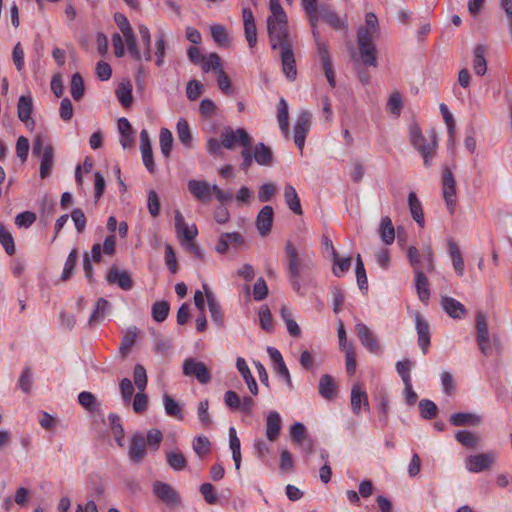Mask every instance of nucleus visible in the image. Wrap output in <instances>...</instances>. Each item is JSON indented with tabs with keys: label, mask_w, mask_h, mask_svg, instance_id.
I'll return each instance as SVG.
<instances>
[{
	"label": "nucleus",
	"mask_w": 512,
	"mask_h": 512,
	"mask_svg": "<svg viewBox=\"0 0 512 512\" xmlns=\"http://www.w3.org/2000/svg\"><path fill=\"white\" fill-rule=\"evenodd\" d=\"M429 140L423 135L421 128L416 122L409 125V139L411 145L421 154L424 165L430 167L437 149V134L435 130L428 132Z\"/></svg>",
	"instance_id": "nucleus-1"
},
{
	"label": "nucleus",
	"mask_w": 512,
	"mask_h": 512,
	"mask_svg": "<svg viewBox=\"0 0 512 512\" xmlns=\"http://www.w3.org/2000/svg\"><path fill=\"white\" fill-rule=\"evenodd\" d=\"M379 32L371 31L364 27L357 29V44L360 59L365 66H377V49L374 41L378 38Z\"/></svg>",
	"instance_id": "nucleus-2"
},
{
	"label": "nucleus",
	"mask_w": 512,
	"mask_h": 512,
	"mask_svg": "<svg viewBox=\"0 0 512 512\" xmlns=\"http://www.w3.org/2000/svg\"><path fill=\"white\" fill-rule=\"evenodd\" d=\"M286 270L288 279L296 292L301 289L300 276L304 268H309L310 262H304L294 245L288 241L285 244Z\"/></svg>",
	"instance_id": "nucleus-3"
},
{
	"label": "nucleus",
	"mask_w": 512,
	"mask_h": 512,
	"mask_svg": "<svg viewBox=\"0 0 512 512\" xmlns=\"http://www.w3.org/2000/svg\"><path fill=\"white\" fill-rule=\"evenodd\" d=\"M267 29L269 41L273 50L279 49L286 44H292V40L288 31L287 17H268Z\"/></svg>",
	"instance_id": "nucleus-4"
},
{
	"label": "nucleus",
	"mask_w": 512,
	"mask_h": 512,
	"mask_svg": "<svg viewBox=\"0 0 512 512\" xmlns=\"http://www.w3.org/2000/svg\"><path fill=\"white\" fill-rule=\"evenodd\" d=\"M476 332V340L481 353L485 356H490L493 352V346L496 348L499 346V340L497 336H494L493 341H491L487 316L481 311L476 315Z\"/></svg>",
	"instance_id": "nucleus-5"
},
{
	"label": "nucleus",
	"mask_w": 512,
	"mask_h": 512,
	"mask_svg": "<svg viewBox=\"0 0 512 512\" xmlns=\"http://www.w3.org/2000/svg\"><path fill=\"white\" fill-rule=\"evenodd\" d=\"M221 144L228 150H233L238 146H251L253 139L244 128L233 129L230 126L223 128L221 134Z\"/></svg>",
	"instance_id": "nucleus-6"
},
{
	"label": "nucleus",
	"mask_w": 512,
	"mask_h": 512,
	"mask_svg": "<svg viewBox=\"0 0 512 512\" xmlns=\"http://www.w3.org/2000/svg\"><path fill=\"white\" fill-rule=\"evenodd\" d=\"M32 153L41 156L40 177L45 179L50 175L54 164V149L50 144L43 147L42 138L38 135L33 142Z\"/></svg>",
	"instance_id": "nucleus-7"
},
{
	"label": "nucleus",
	"mask_w": 512,
	"mask_h": 512,
	"mask_svg": "<svg viewBox=\"0 0 512 512\" xmlns=\"http://www.w3.org/2000/svg\"><path fill=\"white\" fill-rule=\"evenodd\" d=\"M496 459L497 453L494 451L469 455L465 459V468L469 472L480 473L491 469L495 464Z\"/></svg>",
	"instance_id": "nucleus-8"
},
{
	"label": "nucleus",
	"mask_w": 512,
	"mask_h": 512,
	"mask_svg": "<svg viewBox=\"0 0 512 512\" xmlns=\"http://www.w3.org/2000/svg\"><path fill=\"white\" fill-rule=\"evenodd\" d=\"M139 34H140V41L139 46H142L143 49V57L146 61H150L151 59V34L149 29L144 26L140 25L138 27ZM130 56L135 57L137 60H140L142 58L140 49L138 48V44L136 43V40L132 34V29L130 28Z\"/></svg>",
	"instance_id": "nucleus-9"
},
{
	"label": "nucleus",
	"mask_w": 512,
	"mask_h": 512,
	"mask_svg": "<svg viewBox=\"0 0 512 512\" xmlns=\"http://www.w3.org/2000/svg\"><path fill=\"white\" fill-rule=\"evenodd\" d=\"M183 374L195 377L200 384H208L211 381V372L206 364L194 358H187L183 362Z\"/></svg>",
	"instance_id": "nucleus-10"
},
{
	"label": "nucleus",
	"mask_w": 512,
	"mask_h": 512,
	"mask_svg": "<svg viewBox=\"0 0 512 512\" xmlns=\"http://www.w3.org/2000/svg\"><path fill=\"white\" fill-rule=\"evenodd\" d=\"M443 198L450 214L455 212L456 206V181L448 167L443 168L442 173Z\"/></svg>",
	"instance_id": "nucleus-11"
},
{
	"label": "nucleus",
	"mask_w": 512,
	"mask_h": 512,
	"mask_svg": "<svg viewBox=\"0 0 512 512\" xmlns=\"http://www.w3.org/2000/svg\"><path fill=\"white\" fill-rule=\"evenodd\" d=\"M282 71L289 81H294L297 77L296 60L292 44H286L279 48Z\"/></svg>",
	"instance_id": "nucleus-12"
},
{
	"label": "nucleus",
	"mask_w": 512,
	"mask_h": 512,
	"mask_svg": "<svg viewBox=\"0 0 512 512\" xmlns=\"http://www.w3.org/2000/svg\"><path fill=\"white\" fill-rule=\"evenodd\" d=\"M153 492L159 500L168 506L174 507L181 503L180 496L177 491L171 485L162 481L154 482Z\"/></svg>",
	"instance_id": "nucleus-13"
},
{
	"label": "nucleus",
	"mask_w": 512,
	"mask_h": 512,
	"mask_svg": "<svg viewBox=\"0 0 512 512\" xmlns=\"http://www.w3.org/2000/svg\"><path fill=\"white\" fill-rule=\"evenodd\" d=\"M323 20L336 31L346 30L348 27L345 18H340L329 4H320L318 9V21Z\"/></svg>",
	"instance_id": "nucleus-14"
},
{
	"label": "nucleus",
	"mask_w": 512,
	"mask_h": 512,
	"mask_svg": "<svg viewBox=\"0 0 512 512\" xmlns=\"http://www.w3.org/2000/svg\"><path fill=\"white\" fill-rule=\"evenodd\" d=\"M310 120V113L306 110H303L299 113L294 125V142L300 150L303 149L306 135L310 130Z\"/></svg>",
	"instance_id": "nucleus-15"
},
{
	"label": "nucleus",
	"mask_w": 512,
	"mask_h": 512,
	"mask_svg": "<svg viewBox=\"0 0 512 512\" xmlns=\"http://www.w3.org/2000/svg\"><path fill=\"white\" fill-rule=\"evenodd\" d=\"M116 252V238L114 234L106 236L103 244L95 243L91 248V259L94 263H100L102 255L112 257Z\"/></svg>",
	"instance_id": "nucleus-16"
},
{
	"label": "nucleus",
	"mask_w": 512,
	"mask_h": 512,
	"mask_svg": "<svg viewBox=\"0 0 512 512\" xmlns=\"http://www.w3.org/2000/svg\"><path fill=\"white\" fill-rule=\"evenodd\" d=\"M188 190L192 196L202 203H209L212 198V186L204 180H189Z\"/></svg>",
	"instance_id": "nucleus-17"
},
{
	"label": "nucleus",
	"mask_w": 512,
	"mask_h": 512,
	"mask_svg": "<svg viewBox=\"0 0 512 512\" xmlns=\"http://www.w3.org/2000/svg\"><path fill=\"white\" fill-rule=\"evenodd\" d=\"M356 334L361 344L371 353H378L380 351V345L377 338L371 332L367 325L364 323H357L355 325Z\"/></svg>",
	"instance_id": "nucleus-18"
},
{
	"label": "nucleus",
	"mask_w": 512,
	"mask_h": 512,
	"mask_svg": "<svg viewBox=\"0 0 512 512\" xmlns=\"http://www.w3.org/2000/svg\"><path fill=\"white\" fill-rule=\"evenodd\" d=\"M414 316L418 334V345L422 352L426 354L430 346V326L419 312H415Z\"/></svg>",
	"instance_id": "nucleus-19"
},
{
	"label": "nucleus",
	"mask_w": 512,
	"mask_h": 512,
	"mask_svg": "<svg viewBox=\"0 0 512 512\" xmlns=\"http://www.w3.org/2000/svg\"><path fill=\"white\" fill-rule=\"evenodd\" d=\"M175 229L177 236L181 239L182 243L194 241L198 234L196 225L193 224L188 226L185 223L183 215L179 211H176L175 213Z\"/></svg>",
	"instance_id": "nucleus-20"
},
{
	"label": "nucleus",
	"mask_w": 512,
	"mask_h": 512,
	"mask_svg": "<svg viewBox=\"0 0 512 512\" xmlns=\"http://www.w3.org/2000/svg\"><path fill=\"white\" fill-rule=\"evenodd\" d=\"M441 307L453 319H461L467 315L465 306L450 296L441 297Z\"/></svg>",
	"instance_id": "nucleus-21"
},
{
	"label": "nucleus",
	"mask_w": 512,
	"mask_h": 512,
	"mask_svg": "<svg viewBox=\"0 0 512 512\" xmlns=\"http://www.w3.org/2000/svg\"><path fill=\"white\" fill-rule=\"evenodd\" d=\"M274 211L272 206L266 205L260 209L256 217V227L262 236H266L273 224Z\"/></svg>",
	"instance_id": "nucleus-22"
},
{
	"label": "nucleus",
	"mask_w": 512,
	"mask_h": 512,
	"mask_svg": "<svg viewBox=\"0 0 512 512\" xmlns=\"http://www.w3.org/2000/svg\"><path fill=\"white\" fill-rule=\"evenodd\" d=\"M244 243L243 236L238 232L222 233L218 239L215 250L219 254H225L230 246L239 247Z\"/></svg>",
	"instance_id": "nucleus-23"
},
{
	"label": "nucleus",
	"mask_w": 512,
	"mask_h": 512,
	"mask_svg": "<svg viewBox=\"0 0 512 512\" xmlns=\"http://www.w3.org/2000/svg\"><path fill=\"white\" fill-rule=\"evenodd\" d=\"M203 288L205 291L211 319L218 327H222L224 324V315L221 310V306L206 284L203 285Z\"/></svg>",
	"instance_id": "nucleus-24"
},
{
	"label": "nucleus",
	"mask_w": 512,
	"mask_h": 512,
	"mask_svg": "<svg viewBox=\"0 0 512 512\" xmlns=\"http://www.w3.org/2000/svg\"><path fill=\"white\" fill-rule=\"evenodd\" d=\"M362 405L369 409L368 395L360 383H355L351 389V409L355 415L360 413Z\"/></svg>",
	"instance_id": "nucleus-25"
},
{
	"label": "nucleus",
	"mask_w": 512,
	"mask_h": 512,
	"mask_svg": "<svg viewBox=\"0 0 512 512\" xmlns=\"http://www.w3.org/2000/svg\"><path fill=\"white\" fill-rule=\"evenodd\" d=\"M281 431V417L277 411H270L266 418L265 433L269 441L274 442L279 438Z\"/></svg>",
	"instance_id": "nucleus-26"
},
{
	"label": "nucleus",
	"mask_w": 512,
	"mask_h": 512,
	"mask_svg": "<svg viewBox=\"0 0 512 512\" xmlns=\"http://www.w3.org/2000/svg\"><path fill=\"white\" fill-rule=\"evenodd\" d=\"M146 441L143 435L134 434L130 440V459L139 463L146 455Z\"/></svg>",
	"instance_id": "nucleus-27"
},
{
	"label": "nucleus",
	"mask_w": 512,
	"mask_h": 512,
	"mask_svg": "<svg viewBox=\"0 0 512 512\" xmlns=\"http://www.w3.org/2000/svg\"><path fill=\"white\" fill-rule=\"evenodd\" d=\"M254 161L261 165L270 167L274 163V155L270 147L260 142L253 149Z\"/></svg>",
	"instance_id": "nucleus-28"
},
{
	"label": "nucleus",
	"mask_w": 512,
	"mask_h": 512,
	"mask_svg": "<svg viewBox=\"0 0 512 512\" xmlns=\"http://www.w3.org/2000/svg\"><path fill=\"white\" fill-rule=\"evenodd\" d=\"M111 285H117L123 290H128V272L120 271L117 265H112L105 277Z\"/></svg>",
	"instance_id": "nucleus-29"
},
{
	"label": "nucleus",
	"mask_w": 512,
	"mask_h": 512,
	"mask_svg": "<svg viewBox=\"0 0 512 512\" xmlns=\"http://www.w3.org/2000/svg\"><path fill=\"white\" fill-rule=\"evenodd\" d=\"M236 367L241 376L243 377L244 381L246 382L249 391L256 396L258 394V385L253 375L251 374V371L245 359L242 357H238L236 360Z\"/></svg>",
	"instance_id": "nucleus-30"
},
{
	"label": "nucleus",
	"mask_w": 512,
	"mask_h": 512,
	"mask_svg": "<svg viewBox=\"0 0 512 512\" xmlns=\"http://www.w3.org/2000/svg\"><path fill=\"white\" fill-rule=\"evenodd\" d=\"M284 200L291 211H293L296 215H302L303 211L298 193L296 189L289 183L284 187Z\"/></svg>",
	"instance_id": "nucleus-31"
},
{
	"label": "nucleus",
	"mask_w": 512,
	"mask_h": 512,
	"mask_svg": "<svg viewBox=\"0 0 512 512\" xmlns=\"http://www.w3.org/2000/svg\"><path fill=\"white\" fill-rule=\"evenodd\" d=\"M486 47L477 45L473 51V70L476 75L483 76L487 72V60L485 58Z\"/></svg>",
	"instance_id": "nucleus-32"
},
{
	"label": "nucleus",
	"mask_w": 512,
	"mask_h": 512,
	"mask_svg": "<svg viewBox=\"0 0 512 512\" xmlns=\"http://www.w3.org/2000/svg\"><path fill=\"white\" fill-rule=\"evenodd\" d=\"M312 35L317 47V53L320 57L322 65L332 63L330 54H329V46L326 41L321 40L320 32L317 26H313Z\"/></svg>",
	"instance_id": "nucleus-33"
},
{
	"label": "nucleus",
	"mask_w": 512,
	"mask_h": 512,
	"mask_svg": "<svg viewBox=\"0 0 512 512\" xmlns=\"http://www.w3.org/2000/svg\"><path fill=\"white\" fill-rule=\"evenodd\" d=\"M319 394L326 400H331L336 395V385L331 375L324 374L319 381Z\"/></svg>",
	"instance_id": "nucleus-34"
},
{
	"label": "nucleus",
	"mask_w": 512,
	"mask_h": 512,
	"mask_svg": "<svg viewBox=\"0 0 512 512\" xmlns=\"http://www.w3.org/2000/svg\"><path fill=\"white\" fill-rule=\"evenodd\" d=\"M408 206L412 218L419 224L420 227L424 226V213L421 202L419 201L415 192H410L408 195Z\"/></svg>",
	"instance_id": "nucleus-35"
},
{
	"label": "nucleus",
	"mask_w": 512,
	"mask_h": 512,
	"mask_svg": "<svg viewBox=\"0 0 512 512\" xmlns=\"http://www.w3.org/2000/svg\"><path fill=\"white\" fill-rule=\"evenodd\" d=\"M482 422L480 416L472 413H454L450 417V423L454 426L472 425L477 426Z\"/></svg>",
	"instance_id": "nucleus-36"
},
{
	"label": "nucleus",
	"mask_w": 512,
	"mask_h": 512,
	"mask_svg": "<svg viewBox=\"0 0 512 512\" xmlns=\"http://www.w3.org/2000/svg\"><path fill=\"white\" fill-rule=\"evenodd\" d=\"M229 447L232 451L235 468L239 470L241 465V443L234 427L229 428Z\"/></svg>",
	"instance_id": "nucleus-37"
},
{
	"label": "nucleus",
	"mask_w": 512,
	"mask_h": 512,
	"mask_svg": "<svg viewBox=\"0 0 512 512\" xmlns=\"http://www.w3.org/2000/svg\"><path fill=\"white\" fill-rule=\"evenodd\" d=\"M176 132L179 141L187 148H192V134L186 119L180 118L176 125Z\"/></svg>",
	"instance_id": "nucleus-38"
},
{
	"label": "nucleus",
	"mask_w": 512,
	"mask_h": 512,
	"mask_svg": "<svg viewBox=\"0 0 512 512\" xmlns=\"http://www.w3.org/2000/svg\"><path fill=\"white\" fill-rule=\"evenodd\" d=\"M33 108L32 98L30 96L22 95L18 100L17 112L19 119L29 125L31 120L30 115Z\"/></svg>",
	"instance_id": "nucleus-39"
},
{
	"label": "nucleus",
	"mask_w": 512,
	"mask_h": 512,
	"mask_svg": "<svg viewBox=\"0 0 512 512\" xmlns=\"http://www.w3.org/2000/svg\"><path fill=\"white\" fill-rule=\"evenodd\" d=\"M379 235L383 243L390 245L395 239V229L391 219L385 216L381 219Z\"/></svg>",
	"instance_id": "nucleus-40"
},
{
	"label": "nucleus",
	"mask_w": 512,
	"mask_h": 512,
	"mask_svg": "<svg viewBox=\"0 0 512 512\" xmlns=\"http://www.w3.org/2000/svg\"><path fill=\"white\" fill-rule=\"evenodd\" d=\"M407 258L412 266L414 273L424 272L426 270V263L420 251L415 246H410L407 249Z\"/></svg>",
	"instance_id": "nucleus-41"
},
{
	"label": "nucleus",
	"mask_w": 512,
	"mask_h": 512,
	"mask_svg": "<svg viewBox=\"0 0 512 512\" xmlns=\"http://www.w3.org/2000/svg\"><path fill=\"white\" fill-rule=\"evenodd\" d=\"M415 286L419 300L427 303L430 298L429 282L424 272L415 274Z\"/></svg>",
	"instance_id": "nucleus-42"
},
{
	"label": "nucleus",
	"mask_w": 512,
	"mask_h": 512,
	"mask_svg": "<svg viewBox=\"0 0 512 512\" xmlns=\"http://www.w3.org/2000/svg\"><path fill=\"white\" fill-rule=\"evenodd\" d=\"M448 249H449V254L451 256L452 264H453V267H454L456 273L459 276H462L464 274V260H463V257L461 255L458 245L455 242H453L452 240H449Z\"/></svg>",
	"instance_id": "nucleus-43"
},
{
	"label": "nucleus",
	"mask_w": 512,
	"mask_h": 512,
	"mask_svg": "<svg viewBox=\"0 0 512 512\" xmlns=\"http://www.w3.org/2000/svg\"><path fill=\"white\" fill-rule=\"evenodd\" d=\"M109 425L111 432L115 438V441L120 447L124 446V429L120 421V417L117 414L111 413L108 416Z\"/></svg>",
	"instance_id": "nucleus-44"
},
{
	"label": "nucleus",
	"mask_w": 512,
	"mask_h": 512,
	"mask_svg": "<svg viewBox=\"0 0 512 512\" xmlns=\"http://www.w3.org/2000/svg\"><path fill=\"white\" fill-rule=\"evenodd\" d=\"M167 464L175 471H181L186 468L187 461L183 453L179 450H173L166 453Z\"/></svg>",
	"instance_id": "nucleus-45"
},
{
	"label": "nucleus",
	"mask_w": 512,
	"mask_h": 512,
	"mask_svg": "<svg viewBox=\"0 0 512 512\" xmlns=\"http://www.w3.org/2000/svg\"><path fill=\"white\" fill-rule=\"evenodd\" d=\"M289 112H288V104L284 98H280L278 103V111H277V121L279 124L280 130L287 134L289 131Z\"/></svg>",
	"instance_id": "nucleus-46"
},
{
	"label": "nucleus",
	"mask_w": 512,
	"mask_h": 512,
	"mask_svg": "<svg viewBox=\"0 0 512 512\" xmlns=\"http://www.w3.org/2000/svg\"><path fill=\"white\" fill-rule=\"evenodd\" d=\"M173 135L167 128H161L159 135V144L161 153L165 158H169L173 147Z\"/></svg>",
	"instance_id": "nucleus-47"
},
{
	"label": "nucleus",
	"mask_w": 512,
	"mask_h": 512,
	"mask_svg": "<svg viewBox=\"0 0 512 512\" xmlns=\"http://www.w3.org/2000/svg\"><path fill=\"white\" fill-rule=\"evenodd\" d=\"M109 308V302L104 298H99L96 302L95 309L89 318V325L93 326L94 324L100 322L106 315Z\"/></svg>",
	"instance_id": "nucleus-48"
},
{
	"label": "nucleus",
	"mask_w": 512,
	"mask_h": 512,
	"mask_svg": "<svg viewBox=\"0 0 512 512\" xmlns=\"http://www.w3.org/2000/svg\"><path fill=\"white\" fill-rule=\"evenodd\" d=\"M456 440L466 448H476L480 443V437L470 431L461 430L455 434Z\"/></svg>",
	"instance_id": "nucleus-49"
},
{
	"label": "nucleus",
	"mask_w": 512,
	"mask_h": 512,
	"mask_svg": "<svg viewBox=\"0 0 512 512\" xmlns=\"http://www.w3.org/2000/svg\"><path fill=\"white\" fill-rule=\"evenodd\" d=\"M333 262L332 272L336 277H342L351 267V257L340 258L339 254L331 257Z\"/></svg>",
	"instance_id": "nucleus-50"
},
{
	"label": "nucleus",
	"mask_w": 512,
	"mask_h": 512,
	"mask_svg": "<svg viewBox=\"0 0 512 512\" xmlns=\"http://www.w3.org/2000/svg\"><path fill=\"white\" fill-rule=\"evenodd\" d=\"M133 382L138 391H145L148 383L146 369L141 364H136L133 370Z\"/></svg>",
	"instance_id": "nucleus-51"
},
{
	"label": "nucleus",
	"mask_w": 512,
	"mask_h": 512,
	"mask_svg": "<svg viewBox=\"0 0 512 512\" xmlns=\"http://www.w3.org/2000/svg\"><path fill=\"white\" fill-rule=\"evenodd\" d=\"M301 5L308 16L311 27L318 25V9L317 0H301Z\"/></svg>",
	"instance_id": "nucleus-52"
},
{
	"label": "nucleus",
	"mask_w": 512,
	"mask_h": 512,
	"mask_svg": "<svg viewBox=\"0 0 512 512\" xmlns=\"http://www.w3.org/2000/svg\"><path fill=\"white\" fill-rule=\"evenodd\" d=\"M170 310V305L167 301H157L152 305L151 313L154 321L161 323L166 320Z\"/></svg>",
	"instance_id": "nucleus-53"
},
{
	"label": "nucleus",
	"mask_w": 512,
	"mask_h": 512,
	"mask_svg": "<svg viewBox=\"0 0 512 512\" xmlns=\"http://www.w3.org/2000/svg\"><path fill=\"white\" fill-rule=\"evenodd\" d=\"M163 405L167 415L177 419L183 418L182 408L170 395H163Z\"/></svg>",
	"instance_id": "nucleus-54"
},
{
	"label": "nucleus",
	"mask_w": 512,
	"mask_h": 512,
	"mask_svg": "<svg viewBox=\"0 0 512 512\" xmlns=\"http://www.w3.org/2000/svg\"><path fill=\"white\" fill-rule=\"evenodd\" d=\"M0 243L8 255L15 253V244L12 234L3 223L0 222Z\"/></svg>",
	"instance_id": "nucleus-55"
},
{
	"label": "nucleus",
	"mask_w": 512,
	"mask_h": 512,
	"mask_svg": "<svg viewBox=\"0 0 512 512\" xmlns=\"http://www.w3.org/2000/svg\"><path fill=\"white\" fill-rule=\"evenodd\" d=\"M209 400L204 399L199 402L197 407V418L201 425L205 428H209L212 425V417L208 412Z\"/></svg>",
	"instance_id": "nucleus-56"
},
{
	"label": "nucleus",
	"mask_w": 512,
	"mask_h": 512,
	"mask_svg": "<svg viewBox=\"0 0 512 512\" xmlns=\"http://www.w3.org/2000/svg\"><path fill=\"white\" fill-rule=\"evenodd\" d=\"M355 273H356V280H357L359 289L367 290L368 289V280H367L364 263H363V260H362L360 254H357V256H356Z\"/></svg>",
	"instance_id": "nucleus-57"
},
{
	"label": "nucleus",
	"mask_w": 512,
	"mask_h": 512,
	"mask_svg": "<svg viewBox=\"0 0 512 512\" xmlns=\"http://www.w3.org/2000/svg\"><path fill=\"white\" fill-rule=\"evenodd\" d=\"M70 92L75 101H79L84 94V82L79 73H74L70 82Z\"/></svg>",
	"instance_id": "nucleus-58"
},
{
	"label": "nucleus",
	"mask_w": 512,
	"mask_h": 512,
	"mask_svg": "<svg viewBox=\"0 0 512 512\" xmlns=\"http://www.w3.org/2000/svg\"><path fill=\"white\" fill-rule=\"evenodd\" d=\"M203 72L207 73L210 70L219 72L221 67V59L217 53H210L208 57H204V60L200 62Z\"/></svg>",
	"instance_id": "nucleus-59"
},
{
	"label": "nucleus",
	"mask_w": 512,
	"mask_h": 512,
	"mask_svg": "<svg viewBox=\"0 0 512 512\" xmlns=\"http://www.w3.org/2000/svg\"><path fill=\"white\" fill-rule=\"evenodd\" d=\"M277 190L276 184L272 182L263 183L258 189V200L261 203L269 202L276 194Z\"/></svg>",
	"instance_id": "nucleus-60"
},
{
	"label": "nucleus",
	"mask_w": 512,
	"mask_h": 512,
	"mask_svg": "<svg viewBox=\"0 0 512 512\" xmlns=\"http://www.w3.org/2000/svg\"><path fill=\"white\" fill-rule=\"evenodd\" d=\"M420 414L424 419H433L437 415L438 408L436 404L428 399H422L419 402Z\"/></svg>",
	"instance_id": "nucleus-61"
},
{
	"label": "nucleus",
	"mask_w": 512,
	"mask_h": 512,
	"mask_svg": "<svg viewBox=\"0 0 512 512\" xmlns=\"http://www.w3.org/2000/svg\"><path fill=\"white\" fill-rule=\"evenodd\" d=\"M149 404V398L148 395L145 393V391H138L133 398V411L138 414L144 413Z\"/></svg>",
	"instance_id": "nucleus-62"
},
{
	"label": "nucleus",
	"mask_w": 512,
	"mask_h": 512,
	"mask_svg": "<svg viewBox=\"0 0 512 512\" xmlns=\"http://www.w3.org/2000/svg\"><path fill=\"white\" fill-rule=\"evenodd\" d=\"M210 441L206 436H197L193 441V450L199 457H204L210 452Z\"/></svg>",
	"instance_id": "nucleus-63"
},
{
	"label": "nucleus",
	"mask_w": 512,
	"mask_h": 512,
	"mask_svg": "<svg viewBox=\"0 0 512 512\" xmlns=\"http://www.w3.org/2000/svg\"><path fill=\"white\" fill-rule=\"evenodd\" d=\"M79 403L89 411H96L99 407L96 397L87 391L81 392L78 396Z\"/></svg>",
	"instance_id": "nucleus-64"
}]
</instances>
